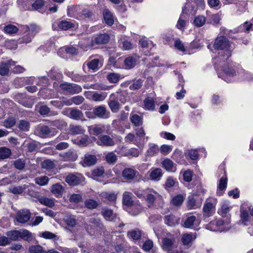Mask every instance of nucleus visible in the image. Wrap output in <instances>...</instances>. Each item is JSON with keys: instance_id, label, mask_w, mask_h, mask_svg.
<instances>
[{"instance_id": "nucleus-1", "label": "nucleus", "mask_w": 253, "mask_h": 253, "mask_svg": "<svg viewBox=\"0 0 253 253\" xmlns=\"http://www.w3.org/2000/svg\"><path fill=\"white\" fill-rule=\"evenodd\" d=\"M213 46L215 49L220 50L224 53L221 57H219L220 60L225 61L231 55V43L226 37H217L215 40Z\"/></svg>"}, {"instance_id": "nucleus-2", "label": "nucleus", "mask_w": 253, "mask_h": 253, "mask_svg": "<svg viewBox=\"0 0 253 253\" xmlns=\"http://www.w3.org/2000/svg\"><path fill=\"white\" fill-rule=\"evenodd\" d=\"M230 221L229 218L224 219L223 218H219L211 221L209 224L207 225V229L212 231H227L230 228Z\"/></svg>"}, {"instance_id": "nucleus-3", "label": "nucleus", "mask_w": 253, "mask_h": 253, "mask_svg": "<svg viewBox=\"0 0 253 253\" xmlns=\"http://www.w3.org/2000/svg\"><path fill=\"white\" fill-rule=\"evenodd\" d=\"M217 200L215 198H210L208 199L203 207L204 216L209 217L211 216L215 212Z\"/></svg>"}, {"instance_id": "nucleus-4", "label": "nucleus", "mask_w": 253, "mask_h": 253, "mask_svg": "<svg viewBox=\"0 0 253 253\" xmlns=\"http://www.w3.org/2000/svg\"><path fill=\"white\" fill-rule=\"evenodd\" d=\"M144 194L146 201L149 207L153 206L155 201L162 199L161 195L153 189L145 190Z\"/></svg>"}, {"instance_id": "nucleus-5", "label": "nucleus", "mask_w": 253, "mask_h": 253, "mask_svg": "<svg viewBox=\"0 0 253 253\" xmlns=\"http://www.w3.org/2000/svg\"><path fill=\"white\" fill-rule=\"evenodd\" d=\"M177 246V242L174 238L167 237L163 239L162 249L168 253H174Z\"/></svg>"}, {"instance_id": "nucleus-6", "label": "nucleus", "mask_w": 253, "mask_h": 253, "mask_svg": "<svg viewBox=\"0 0 253 253\" xmlns=\"http://www.w3.org/2000/svg\"><path fill=\"white\" fill-rule=\"evenodd\" d=\"M89 225L85 226L86 230L89 234H94L95 231L102 228V224L100 223L99 219L95 216H92L89 217L88 220Z\"/></svg>"}, {"instance_id": "nucleus-7", "label": "nucleus", "mask_w": 253, "mask_h": 253, "mask_svg": "<svg viewBox=\"0 0 253 253\" xmlns=\"http://www.w3.org/2000/svg\"><path fill=\"white\" fill-rule=\"evenodd\" d=\"M232 208L229 202L224 201L221 204V208L218 210V213L222 216V218L224 219H226L228 218L230 220L229 212Z\"/></svg>"}, {"instance_id": "nucleus-8", "label": "nucleus", "mask_w": 253, "mask_h": 253, "mask_svg": "<svg viewBox=\"0 0 253 253\" xmlns=\"http://www.w3.org/2000/svg\"><path fill=\"white\" fill-rule=\"evenodd\" d=\"M31 213L28 210L19 211L15 215V219L20 223H25L30 219Z\"/></svg>"}, {"instance_id": "nucleus-9", "label": "nucleus", "mask_w": 253, "mask_h": 253, "mask_svg": "<svg viewBox=\"0 0 253 253\" xmlns=\"http://www.w3.org/2000/svg\"><path fill=\"white\" fill-rule=\"evenodd\" d=\"M147 173L149 179L154 181H160L163 175L162 169L159 168H152Z\"/></svg>"}, {"instance_id": "nucleus-10", "label": "nucleus", "mask_w": 253, "mask_h": 253, "mask_svg": "<svg viewBox=\"0 0 253 253\" xmlns=\"http://www.w3.org/2000/svg\"><path fill=\"white\" fill-rule=\"evenodd\" d=\"M203 4V0H199L198 4H196L195 2L193 3H187L185 7L182 9V13L185 12L189 15H193L197 12L198 6H202Z\"/></svg>"}, {"instance_id": "nucleus-11", "label": "nucleus", "mask_w": 253, "mask_h": 253, "mask_svg": "<svg viewBox=\"0 0 253 253\" xmlns=\"http://www.w3.org/2000/svg\"><path fill=\"white\" fill-rule=\"evenodd\" d=\"M200 220L195 216L188 217L184 222V226L186 228L196 229L200 224Z\"/></svg>"}, {"instance_id": "nucleus-12", "label": "nucleus", "mask_w": 253, "mask_h": 253, "mask_svg": "<svg viewBox=\"0 0 253 253\" xmlns=\"http://www.w3.org/2000/svg\"><path fill=\"white\" fill-rule=\"evenodd\" d=\"M96 143L98 145L105 146H113L115 144L114 140L107 135H103L99 136Z\"/></svg>"}, {"instance_id": "nucleus-13", "label": "nucleus", "mask_w": 253, "mask_h": 253, "mask_svg": "<svg viewBox=\"0 0 253 253\" xmlns=\"http://www.w3.org/2000/svg\"><path fill=\"white\" fill-rule=\"evenodd\" d=\"M83 179V177L81 174H70L66 178V181L71 185H76L79 184Z\"/></svg>"}, {"instance_id": "nucleus-14", "label": "nucleus", "mask_w": 253, "mask_h": 253, "mask_svg": "<svg viewBox=\"0 0 253 253\" xmlns=\"http://www.w3.org/2000/svg\"><path fill=\"white\" fill-rule=\"evenodd\" d=\"M137 174L138 172L133 168H126L122 172L123 177L127 180H132Z\"/></svg>"}, {"instance_id": "nucleus-15", "label": "nucleus", "mask_w": 253, "mask_h": 253, "mask_svg": "<svg viewBox=\"0 0 253 253\" xmlns=\"http://www.w3.org/2000/svg\"><path fill=\"white\" fill-rule=\"evenodd\" d=\"M93 112L94 114L98 117L107 119L110 117V112L107 111L105 106H100L94 109Z\"/></svg>"}, {"instance_id": "nucleus-16", "label": "nucleus", "mask_w": 253, "mask_h": 253, "mask_svg": "<svg viewBox=\"0 0 253 253\" xmlns=\"http://www.w3.org/2000/svg\"><path fill=\"white\" fill-rule=\"evenodd\" d=\"M105 126L102 125H94L88 127V131L90 134L98 135L104 132Z\"/></svg>"}, {"instance_id": "nucleus-17", "label": "nucleus", "mask_w": 253, "mask_h": 253, "mask_svg": "<svg viewBox=\"0 0 253 253\" xmlns=\"http://www.w3.org/2000/svg\"><path fill=\"white\" fill-rule=\"evenodd\" d=\"M162 166L167 171L169 172H175L176 171V166L173 162L169 159H165L162 162Z\"/></svg>"}, {"instance_id": "nucleus-18", "label": "nucleus", "mask_w": 253, "mask_h": 253, "mask_svg": "<svg viewBox=\"0 0 253 253\" xmlns=\"http://www.w3.org/2000/svg\"><path fill=\"white\" fill-rule=\"evenodd\" d=\"M15 62L12 61H2L0 64V74L2 76L6 75L9 72V68L14 65Z\"/></svg>"}, {"instance_id": "nucleus-19", "label": "nucleus", "mask_w": 253, "mask_h": 253, "mask_svg": "<svg viewBox=\"0 0 253 253\" xmlns=\"http://www.w3.org/2000/svg\"><path fill=\"white\" fill-rule=\"evenodd\" d=\"M67 112H69L68 117L71 119L79 120L81 119L84 115L83 113L78 109L73 108H68L66 110Z\"/></svg>"}, {"instance_id": "nucleus-20", "label": "nucleus", "mask_w": 253, "mask_h": 253, "mask_svg": "<svg viewBox=\"0 0 253 253\" xmlns=\"http://www.w3.org/2000/svg\"><path fill=\"white\" fill-rule=\"evenodd\" d=\"M96 158L95 155L90 154L85 155L82 164L84 167H89L96 163Z\"/></svg>"}, {"instance_id": "nucleus-21", "label": "nucleus", "mask_w": 253, "mask_h": 253, "mask_svg": "<svg viewBox=\"0 0 253 253\" xmlns=\"http://www.w3.org/2000/svg\"><path fill=\"white\" fill-rule=\"evenodd\" d=\"M188 24V20L187 19V18L186 17H185L184 15L182 13L180 15V16L177 22V23L176 24V27L178 29L181 30V31H183L184 30V29H185V28L186 27Z\"/></svg>"}, {"instance_id": "nucleus-22", "label": "nucleus", "mask_w": 253, "mask_h": 253, "mask_svg": "<svg viewBox=\"0 0 253 253\" xmlns=\"http://www.w3.org/2000/svg\"><path fill=\"white\" fill-rule=\"evenodd\" d=\"M50 189L51 193L57 198L61 197L64 191L63 187L59 183L53 184Z\"/></svg>"}, {"instance_id": "nucleus-23", "label": "nucleus", "mask_w": 253, "mask_h": 253, "mask_svg": "<svg viewBox=\"0 0 253 253\" xmlns=\"http://www.w3.org/2000/svg\"><path fill=\"white\" fill-rule=\"evenodd\" d=\"M60 156L62 158L61 160L63 161H75L78 158L77 154L71 151L61 153L60 154Z\"/></svg>"}, {"instance_id": "nucleus-24", "label": "nucleus", "mask_w": 253, "mask_h": 253, "mask_svg": "<svg viewBox=\"0 0 253 253\" xmlns=\"http://www.w3.org/2000/svg\"><path fill=\"white\" fill-rule=\"evenodd\" d=\"M59 28L62 30H67L71 28H76L78 26L75 22L71 21L63 20L58 24Z\"/></svg>"}, {"instance_id": "nucleus-25", "label": "nucleus", "mask_w": 253, "mask_h": 253, "mask_svg": "<svg viewBox=\"0 0 253 253\" xmlns=\"http://www.w3.org/2000/svg\"><path fill=\"white\" fill-rule=\"evenodd\" d=\"M108 105L113 113H117L120 109V104L117 100L114 97V95H111L110 100L108 102Z\"/></svg>"}, {"instance_id": "nucleus-26", "label": "nucleus", "mask_w": 253, "mask_h": 253, "mask_svg": "<svg viewBox=\"0 0 253 253\" xmlns=\"http://www.w3.org/2000/svg\"><path fill=\"white\" fill-rule=\"evenodd\" d=\"M109 40V37L107 34H101L96 37L92 42V46L95 44H101L106 43Z\"/></svg>"}, {"instance_id": "nucleus-27", "label": "nucleus", "mask_w": 253, "mask_h": 253, "mask_svg": "<svg viewBox=\"0 0 253 253\" xmlns=\"http://www.w3.org/2000/svg\"><path fill=\"white\" fill-rule=\"evenodd\" d=\"M155 105L153 98L146 97L143 100V108L146 110L153 111L155 109Z\"/></svg>"}, {"instance_id": "nucleus-28", "label": "nucleus", "mask_w": 253, "mask_h": 253, "mask_svg": "<svg viewBox=\"0 0 253 253\" xmlns=\"http://www.w3.org/2000/svg\"><path fill=\"white\" fill-rule=\"evenodd\" d=\"M241 220L242 223L245 225H253V221H251L248 211L241 209Z\"/></svg>"}, {"instance_id": "nucleus-29", "label": "nucleus", "mask_w": 253, "mask_h": 253, "mask_svg": "<svg viewBox=\"0 0 253 253\" xmlns=\"http://www.w3.org/2000/svg\"><path fill=\"white\" fill-rule=\"evenodd\" d=\"M124 63L125 68L126 69H130L133 68L136 63L137 59L132 56L126 57L125 60L123 59Z\"/></svg>"}, {"instance_id": "nucleus-30", "label": "nucleus", "mask_w": 253, "mask_h": 253, "mask_svg": "<svg viewBox=\"0 0 253 253\" xmlns=\"http://www.w3.org/2000/svg\"><path fill=\"white\" fill-rule=\"evenodd\" d=\"M222 70L224 73L223 79L227 82H231L232 80L230 77H233L235 75V70L229 67L223 68Z\"/></svg>"}, {"instance_id": "nucleus-31", "label": "nucleus", "mask_w": 253, "mask_h": 253, "mask_svg": "<svg viewBox=\"0 0 253 253\" xmlns=\"http://www.w3.org/2000/svg\"><path fill=\"white\" fill-rule=\"evenodd\" d=\"M196 238L195 233L184 234L182 237L181 241L184 245H189Z\"/></svg>"}, {"instance_id": "nucleus-32", "label": "nucleus", "mask_w": 253, "mask_h": 253, "mask_svg": "<svg viewBox=\"0 0 253 253\" xmlns=\"http://www.w3.org/2000/svg\"><path fill=\"white\" fill-rule=\"evenodd\" d=\"M132 194L129 192H125L123 194V202L125 205L129 208L133 204Z\"/></svg>"}, {"instance_id": "nucleus-33", "label": "nucleus", "mask_w": 253, "mask_h": 253, "mask_svg": "<svg viewBox=\"0 0 253 253\" xmlns=\"http://www.w3.org/2000/svg\"><path fill=\"white\" fill-rule=\"evenodd\" d=\"M227 177L222 176L219 180L218 189L217 191V195L221 196L222 194V191L225 190L227 186Z\"/></svg>"}, {"instance_id": "nucleus-34", "label": "nucleus", "mask_w": 253, "mask_h": 253, "mask_svg": "<svg viewBox=\"0 0 253 253\" xmlns=\"http://www.w3.org/2000/svg\"><path fill=\"white\" fill-rule=\"evenodd\" d=\"M40 203L43 205L50 208H52L55 204V199L53 198H49L45 197H42L39 199Z\"/></svg>"}, {"instance_id": "nucleus-35", "label": "nucleus", "mask_w": 253, "mask_h": 253, "mask_svg": "<svg viewBox=\"0 0 253 253\" xmlns=\"http://www.w3.org/2000/svg\"><path fill=\"white\" fill-rule=\"evenodd\" d=\"M102 63L98 59H94L87 63L88 68L93 71H96L102 66Z\"/></svg>"}, {"instance_id": "nucleus-36", "label": "nucleus", "mask_w": 253, "mask_h": 253, "mask_svg": "<svg viewBox=\"0 0 253 253\" xmlns=\"http://www.w3.org/2000/svg\"><path fill=\"white\" fill-rule=\"evenodd\" d=\"M64 221L69 226L74 227L77 223V220L74 215L67 214L63 218Z\"/></svg>"}, {"instance_id": "nucleus-37", "label": "nucleus", "mask_w": 253, "mask_h": 253, "mask_svg": "<svg viewBox=\"0 0 253 253\" xmlns=\"http://www.w3.org/2000/svg\"><path fill=\"white\" fill-rule=\"evenodd\" d=\"M64 52L72 55H75L77 53V49L72 46L64 47L59 50L58 54L62 57H65V56L62 55V53Z\"/></svg>"}, {"instance_id": "nucleus-38", "label": "nucleus", "mask_w": 253, "mask_h": 253, "mask_svg": "<svg viewBox=\"0 0 253 253\" xmlns=\"http://www.w3.org/2000/svg\"><path fill=\"white\" fill-rule=\"evenodd\" d=\"M123 77L121 74L115 73H110L107 76V79L111 83H117Z\"/></svg>"}, {"instance_id": "nucleus-39", "label": "nucleus", "mask_w": 253, "mask_h": 253, "mask_svg": "<svg viewBox=\"0 0 253 253\" xmlns=\"http://www.w3.org/2000/svg\"><path fill=\"white\" fill-rule=\"evenodd\" d=\"M33 234L26 229L20 230V238L23 239L27 241H31L34 238Z\"/></svg>"}, {"instance_id": "nucleus-40", "label": "nucleus", "mask_w": 253, "mask_h": 253, "mask_svg": "<svg viewBox=\"0 0 253 253\" xmlns=\"http://www.w3.org/2000/svg\"><path fill=\"white\" fill-rule=\"evenodd\" d=\"M102 213L104 218L109 221L113 220L116 217V214L111 210L103 208L102 210Z\"/></svg>"}, {"instance_id": "nucleus-41", "label": "nucleus", "mask_w": 253, "mask_h": 253, "mask_svg": "<svg viewBox=\"0 0 253 253\" xmlns=\"http://www.w3.org/2000/svg\"><path fill=\"white\" fill-rule=\"evenodd\" d=\"M26 185L12 186L9 188V190L13 194H21L26 189Z\"/></svg>"}, {"instance_id": "nucleus-42", "label": "nucleus", "mask_w": 253, "mask_h": 253, "mask_svg": "<svg viewBox=\"0 0 253 253\" xmlns=\"http://www.w3.org/2000/svg\"><path fill=\"white\" fill-rule=\"evenodd\" d=\"M142 206L140 204H133L129 208V212L133 215H136L141 212Z\"/></svg>"}, {"instance_id": "nucleus-43", "label": "nucleus", "mask_w": 253, "mask_h": 253, "mask_svg": "<svg viewBox=\"0 0 253 253\" xmlns=\"http://www.w3.org/2000/svg\"><path fill=\"white\" fill-rule=\"evenodd\" d=\"M165 223L170 226H175L179 223V219L173 215H168L165 217Z\"/></svg>"}, {"instance_id": "nucleus-44", "label": "nucleus", "mask_w": 253, "mask_h": 253, "mask_svg": "<svg viewBox=\"0 0 253 253\" xmlns=\"http://www.w3.org/2000/svg\"><path fill=\"white\" fill-rule=\"evenodd\" d=\"M104 19L106 23L109 25H112L114 23V18L112 13L107 9L103 12Z\"/></svg>"}, {"instance_id": "nucleus-45", "label": "nucleus", "mask_w": 253, "mask_h": 253, "mask_svg": "<svg viewBox=\"0 0 253 253\" xmlns=\"http://www.w3.org/2000/svg\"><path fill=\"white\" fill-rule=\"evenodd\" d=\"M11 150L5 147H1L0 148V159H6L11 155Z\"/></svg>"}, {"instance_id": "nucleus-46", "label": "nucleus", "mask_w": 253, "mask_h": 253, "mask_svg": "<svg viewBox=\"0 0 253 253\" xmlns=\"http://www.w3.org/2000/svg\"><path fill=\"white\" fill-rule=\"evenodd\" d=\"M70 132L72 134H83L85 132V129L80 126H70Z\"/></svg>"}, {"instance_id": "nucleus-47", "label": "nucleus", "mask_w": 253, "mask_h": 253, "mask_svg": "<svg viewBox=\"0 0 253 253\" xmlns=\"http://www.w3.org/2000/svg\"><path fill=\"white\" fill-rule=\"evenodd\" d=\"M72 141L75 144L81 146H85L88 143V137L87 136L80 137L77 139L73 140Z\"/></svg>"}, {"instance_id": "nucleus-48", "label": "nucleus", "mask_w": 253, "mask_h": 253, "mask_svg": "<svg viewBox=\"0 0 253 253\" xmlns=\"http://www.w3.org/2000/svg\"><path fill=\"white\" fill-rule=\"evenodd\" d=\"M40 236L45 239L58 240L57 236L49 231H44L40 233Z\"/></svg>"}, {"instance_id": "nucleus-49", "label": "nucleus", "mask_w": 253, "mask_h": 253, "mask_svg": "<svg viewBox=\"0 0 253 253\" xmlns=\"http://www.w3.org/2000/svg\"><path fill=\"white\" fill-rule=\"evenodd\" d=\"M130 121L135 126H140L143 124L142 118L136 114L131 115Z\"/></svg>"}, {"instance_id": "nucleus-50", "label": "nucleus", "mask_w": 253, "mask_h": 253, "mask_svg": "<svg viewBox=\"0 0 253 253\" xmlns=\"http://www.w3.org/2000/svg\"><path fill=\"white\" fill-rule=\"evenodd\" d=\"M38 130L39 135L42 137H46L50 135V129L46 126H41Z\"/></svg>"}, {"instance_id": "nucleus-51", "label": "nucleus", "mask_w": 253, "mask_h": 253, "mask_svg": "<svg viewBox=\"0 0 253 253\" xmlns=\"http://www.w3.org/2000/svg\"><path fill=\"white\" fill-rule=\"evenodd\" d=\"M206 18L202 15H198L195 18L193 23L196 27L203 26L206 23Z\"/></svg>"}, {"instance_id": "nucleus-52", "label": "nucleus", "mask_w": 253, "mask_h": 253, "mask_svg": "<svg viewBox=\"0 0 253 253\" xmlns=\"http://www.w3.org/2000/svg\"><path fill=\"white\" fill-rule=\"evenodd\" d=\"M187 206L189 209H196L201 206V203L196 202V200L192 197H189Z\"/></svg>"}, {"instance_id": "nucleus-53", "label": "nucleus", "mask_w": 253, "mask_h": 253, "mask_svg": "<svg viewBox=\"0 0 253 253\" xmlns=\"http://www.w3.org/2000/svg\"><path fill=\"white\" fill-rule=\"evenodd\" d=\"M117 159V156L113 152L108 153L105 157V160L109 164H114L116 163Z\"/></svg>"}, {"instance_id": "nucleus-54", "label": "nucleus", "mask_w": 253, "mask_h": 253, "mask_svg": "<svg viewBox=\"0 0 253 253\" xmlns=\"http://www.w3.org/2000/svg\"><path fill=\"white\" fill-rule=\"evenodd\" d=\"M15 123V118L13 117H10L3 122L2 126L8 128L13 126Z\"/></svg>"}, {"instance_id": "nucleus-55", "label": "nucleus", "mask_w": 253, "mask_h": 253, "mask_svg": "<svg viewBox=\"0 0 253 253\" xmlns=\"http://www.w3.org/2000/svg\"><path fill=\"white\" fill-rule=\"evenodd\" d=\"M184 199V197L181 194L177 195L174 197L172 200L171 203L172 205L178 206L182 204Z\"/></svg>"}, {"instance_id": "nucleus-56", "label": "nucleus", "mask_w": 253, "mask_h": 253, "mask_svg": "<svg viewBox=\"0 0 253 253\" xmlns=\"http://www.w3.org/2000/svg\"><path fill=\"white\" fill-rule=\"evenodd\" d=\"M30 123L25 120H21L18 124V128L23 131H28L30 128Z\"/></svg>"}, {"instance_id": "nucleus-57", "label": "nucleus", "mask_w": 253, "mask_h": 253, "mask_svg": "<svg viewBox=\"0 0 253 253\" xmlns=\"http://www.w3.org/2000/svg\"><path fill=\"white\" fill-rule=\"evenodd\" d=\"M149 148L147 150L148 154L150 156H154L157 154L159 151V148L155 144L150 143L149 145Z\"/></svg>"}, {"instance_id": "nucleus-58", "label": "nucleus", "mask_w": 253, "mask_h": 253, "mask_svg": "<svg viewBox=\"0 0 253 253\" xmlns=\"http://www.w3.org/2000/svg\"><path fill=\"white\" fill-rule=\"evenodd\" d=\"M143 81L140 79L134 80L133 83L129 86L131 90H136L141 88L143 84Z\"/></svg>"}, {"instance_id": "nucleus-59", "label": "nucleus", "mask_w": 253, "mask_h": 253, "mask_svg": "<svg viewBox=\"0 0 253 253\" xmlns=\"http://www.w3.org/2000/svg\"><path fill=\"white\" fill-rule=\"evenodd\" d=\"M30 253H46L42 247L40 245L31 246L29 248Z\"/></svg>"}, {"instance_id": "nucleus-60", "label": "nucleus", "mask_w": 253, "mask_h": 253, "mask_svg": "<svg viewBox=\"0 0 253 253\" xmlns=\"http://www.w3.org/2000/svg\"><path fill=\"white\" fill-rule=\"evenodd\" d=\"M84 204L85 207L89 209H95L98 205L97 201L91 199L86 200L84 202Z\"/></svg>"}, {"instance_id": "nucleus-61", "label": "nucleus", "mask_w": 253, "mask_h": 253, "mask_svg": "<svg viewBox=\"0 0 253 253\" xmlns=\"http://www.w3.org/2000/svg\"><path fill=\"white\" fill-rule=\"evenodd\" d=\"M18 28L14 25L9 24L4 27V31L8 34H14L18 32Z\"/></svg>"}, {"instance_id": "nucleus-62", "label": "nucleus", "mask_w": 253, "mask_h": 253, "mask_svg": "<svg viewBox=\"0 0 253 253\" xmlns=\"http://www.w3.org/2000/svg\"><path fill=\"white\" fill-rule=\"evenodd\" d=\"M35 181L37 184L41 186H44L48 183L49 179L48 177L46 176H42L36 178Z\"/></svg>"}, {"instance_id": "nucleus-63", "label": "nucleus", "mask_w": 253, "mask_h": 253, "mask_svg": "<svg viewBox=\"0 0 253 253\" xmlns=\"http://www.w3.org/2000/svg\"><path fill=\"white\" fill-rule=\"evenodd\" d=\"M34 35H32L30 33L28 32L26 34L23 36V37L18 40L19 43H28L31 42Z\"/></svg>"}, {"instance_id": "nucleus-64", "label": "nucleus", "mask_w": 253, "mask_h": 253, "mask_svg": "<svg viewBox=\"0 0 253 253\" xmlns=\"http://www.w3.org/2000/svg\"><path fill=\"white\" fill-rule=\"evenodd\" d=\"M8 237L11 240H17L20 238V230L10 231L7 233Z\"/></svg>"}]
</instances>
